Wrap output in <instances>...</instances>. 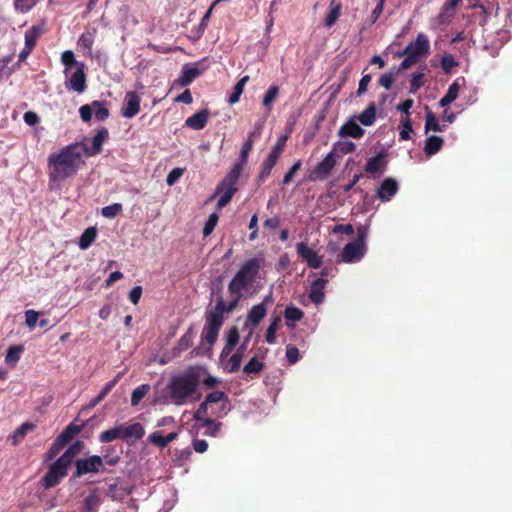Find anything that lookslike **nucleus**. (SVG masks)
I'll return each mask as SVG.
<instances>
[{"label": "nucleus", "mask_w": 512, "mask_h": 512, "mask_svg": "<svg viewBox=\"0 0 512 512\" xmlns=\"http://www.w3.org/2000/svg\"><path fill=\"white\" fill-rule=\"evenodd\" d=\"M82 156L83 151L78 142L68 144L59 151L51 153L47 159L50 181H62L75 175L84 164Z\"/></svg>", "instance_id": "nucleus-1"}, {"label": "nucleus", "mask_w": 512, "mask_h": 512, "mask_svg": "<svg viewBox=\"0 0 512 512\" xmlns=\"http://www.w3.org/2000/svg\"><path fill=\"white\" fill-rule=\"evenodd\" d=\"M249 153L250 152L241 149L238 160L232 165L223 180L217 185L213 195L210 197V199H213L217 195H220L217 202L218 209L225 207L237 192V183L240 179L243 167L248 161Z\"/></svg>", "instance_id": "nucleus-2"}, {"label": "nucleus", "mask_w": 512, "mask_h": 512, "mask_svg": "<svg viewBox=\"0 0 512 512\" xmlns=\"http://www.w3.org/2000/svg\"><path fill=\"white\" fill-rule=\"evenodd\" d=\"M199 385L198 375L193 372H185L173 376L168 385V393L173 404L184 405L192 396Z\"/></svg>", "instance_id": "nucleus-3"}, {"label": "nucleus", "mask_w": 512, "mask_h": 512, "mask_svg": "<svg viewBox=\"0 0 512 512\" xmlns=\"http://www.w3.org/2000/svg\"><path fill=\"white\" fill-rule=\"evenodd\" d=\"M260 267L261 263L259 259L251 258L247 260L228 284V292L230 295H236L237 298L241 299L243 297V291L251 287L256 281Z\"/></svg>", "instance_id": "nucleus-4"}, {"label": "nucleus", "mask_w": 512, "mask_h": 512, "mask_svg": "<svg viewBox=\"0 0 512 512\" xmlns=\"http://www.w3.org/2000/svg\"><path fill=\"white\" fill-rule=\"evenodd\" d=\"M144 435V426L141 423L135 422L132 424L115 425L111 429L101 432L98 438L101 443H110L116 439H121L131 445L142 439Z\"/></svg>", "instance_id": "nucleus-5"}, {"label": "nucleus", "mask_w": 512, "mask_h": 512, "mask_svg": "<svg viewBox=\"0 0 512 512\" xmlns=\"http://www.w3.org/2000/svg\"><path fill=\"white\" fill-rule=\"evenodd\" d=\"M86 64L79 63L76 68L70 70L68 75H65V88L69 91H75L78 94H82L86 88Z\"/></svg>", "instance_id": "nucleus-6"}, {"label": "nucleus", "mask_w": 512, "mask_h": 512, "mask_svg": "<svg viewBox=\"0 0 512 512\" xmlns=\"http://www.w3.org/2000/svg\"><path fill=\"white\" fill-rule=\"evenodd\" d=\"M103 459L99 455H92L88 458H79L75 461V471L72 477L80 478L85 474L98 473L103 470Z\"/></svg>", "instance_id": "nucleus-7"}, {"label": "nucleus", "mask_w": 512, "mask_h": 512, "mask_svg": "<svg viewBox=\"0 0 512 512\" xmlns=\"http://www.w3.org/2000/svg\"><path fill=\"white\" fill-rule=\"evenodd\" d=\"M68 474V468L63 465V463L59 464V460H56L52 463L48 471L41 479V485L45 489H50L52 487L57 486L61 480Z\"/></svg>", "instance_id": "nucleus-8"}, {"label": "nucleus", "mask_w": 512, "mask_h": 512, "mask_svg": "<svg viewBox=\"0 0 512 512\" xmlns=\"http://www.w3.org/2000/svg\"><path fill=\"white\" fill-rule=\"evenodd\" d=\"M430 50V42L428 37L424 33H419L414 42H410L405 47V52H408V56L419 62L422 58H425Z\"/></svg>", "instance_id": "nucleus-9"}, {"label": "nucleus", "mask_w": 512, "mask_h": 512, "mask_svg": "<svg viewBox=\"0 0 512 512\" xmlns=\"http://www.w3.org/2000/svg\"><path fill=\"white\" fill-rule=\"evenodd\" d=\"M336 165V159L333 152H329L308 174L307 178L310 181L323 180Z\"/></svg>", "instance_id": "nucleus-10"}, {"label": "nucleus", "mask_w": 512, "mask_h": 512, "mask_svg": "<svg viewBox=\"0 0 512 512\" xmlns=\"http://www.w3.org/2000/svg\"><path fill=\"white\" fill-rule=\"evenodd\" d=\"M204 61L205 58L194 64H184L177 82L183 87L190 85L206 70V66L203 65Z\"/></svg>", "instance_id": "nucleus-11"}, {"label": "nucleus", "mask_w": 512, "mask_h": 512, "mask_svg": "<svg viewBox=\"0 0 512 512\" xmlns=\"http://www.w3.org/2000/svg\"><path fill=\"white\" fill-rule=\"evenodd\" d=\"M223 323L215 317L208 319L205 317V325L201 333V343H207L211 348L218 339L219 331Z\"/></svg>", "instance_id": "nucleus-12"}, {"label": "nucleus", "mask_w": 512, "mask_h": 512, "mask_svg": "<svg viewBox=\"0 0 512 512\" xmlns=\"http://www.w3.org/2000/svg\"><path fill=\"white\" fill-rule=\"evenodd\" d=\"M232 300L226 304L223 298L220 296L217 300L215 307L211 310L206 311L205 317L211 319L215 317L217 320H220L221 323L224 322L223 314L232 312L238 305L240 298H237L236 295H231Z\"/></svg>", "instance_id": "nucleus-13"}, {"label": "nucleus", "mask_w": 512, "mask_h": 512, "mask_svg": "<svg viewBox=\"0 0 512 512\" xmlns=\"http://www.w3.org/2000/svg\"><path fill=\"white\" fill-rule=\"evenodd\" d=\"M109 137V132L106 127L100 128L96 135L92 138V144L88 147L84 142H79L81 144V151H83V155L87 156H95L102 152V145L105 140Z\"/></svg>", "instance_id": "nucleus-14"}, {"label": "nucleus", "mask_w": 512, "mask_h": 512, "mask_svg": "<svg viewBox=\"0 0 512 512\" xmlns=\"http://www.w3.org/2000/svg\"><path fill=\"white\" fill-rule=\"evenodd\" d=\"M141 98L135 91H128L125 94L121 115L130 119L136 116L140 111Z\"/></svg>", "instance_id": "nucleus-15"}, {"label": "nucleus", "mask_w": 512, "mask_h": 512, "mask_svg": "<svg viewBox=\"0 0 512 512\" xmlns=\"http://www.w3.org/2000/svg\"><path fill=\"white\" fill-rule=\"evenodd\" d=\"M297 254L307 262L310 268L318 269L321 267L323 261L322 257L312 250L306 243L300 242L296 245Z\"/></svg>", "instance_id": "nucleus-16"}, {"label": "nucleus", "mask_w": 512, "mask_h": 512, "mask_svg": "<svg viewBox=\"0 0 512 512\" xmlns=\"http://www.w3.org/2000/svg\"><path fill=\"white\" fill-rule=\"evenodd\" d=\"M398 190V182L394 178L388 177L381 182L377 189L376 196L382 202H388L394 197Z\"/></svg>", "instance_id": "nucleus-17"}, {"label": "nucleus", "mask_w": 512, "mask_h": 512, "mask_svg": "<svg viewBox=\"0 0 512 512\" xmlns=\"http://www.w3.org/2000/svg\"><path fill=\"white\" fill-rule=\"evenodd\" d=\"M367 250L361 245L350 242L342 250L341 258L345 263L359 262L366 254Z\"/></svg>", "instance_id": "nucleus-18"}, {"label": "nucleus", "mask_w": 512, "mask_h": 512, "mask_svg": "<svg viewBox=\"0 0 512 512\" xmlns=\"http://www.w3.org/2000/svg\"><path fill=\"white\" fill-rule=\"evenodd\" d=\"M365 130L356 122V116H351L338 130V136L360 139L364 136Z\"/></svg>", "instance_id": "nucleus-19"}, {"label": "nucleus", "mask_w": 512, "mask_h": 512, "mask_svg": "<svg viewBox=\"0 0 512 512\" xmlns=\"http://www.w3.org/2000/svg\"><path fill=\"white\" fill-rule=\"evenodd\" d=\"M386 166V153L384 151H380L375 156L367 160L364 170L369 174H381L385 171Z\"/></svg>", "instance_id": "nucleus-20"}, {"label": "nucleus", "mask_w": 512, "mask_h": 512, "mask_svg": "<svg viewBox=\"0 0 512 512\" xmlns=\"http://www.w3.org/2000/svg\"><path fill=\"white\" fill-rule=\"evenodd\" d=\"M328 280L316 278L310 285L309 299L315 304L320 305L325 300V287Z\"/></svg>", "instance_id": "nucleus-21"}, {"label": "nucleus", "mask_w": 512, "mask_h": 512, "mask_svg": "<svg viewBox=\"0 0 512 512\" xmlns=\"http://www.w3.org/2000/svg\"><path fill=\"white\" fill-rule=\"evenodd\" d=\"M78 421V419H75V421L68 424L65 429L56 437L59 442L66 445L68 444L76 435H78L86 426V422H83L81 424H76L75 422Z\"/></svg>", "instance_id": "nucleus-22"}, {"label": "nucleus", "mask_w": 512, "mask_h": 512, "mask_svg": "<svg viewBox=\"0 0 512 512\" xmlns=\"http://www.w3.org/2000/svg\"><path fill=\"white\" fill-rule=\"evenodd\" d=\"M209 115L208 109L200 110L186 119L185 126L193 130H202L208 122Z\"/></svg>", "instance_id": "nucleus-23"}, {"label": "nucleus", "mask_w": 512, "mask_h": 512, "mask_svg": "<svg viewBox=\"0 0 512 512\" xmlns=\"http://www.w3.org/2000/svg\"><path fill=\"white\" fill-rule=\"evenodd\" d=\"M276 5H277V0H273L270 3L268 14L265 17L264 38L260 42L264 47L269 46V44L271 43V36H270V34L272 32L274 21H275L274 12H275V6Z\"/></svg>", "instance_id": "nucleus-24"}, {"label": "nucleus", "mask_w": 512, "mask_h": 512, "mask_svg": "<svg viewBox=\"0 0 512 512\" xmlns=\"http://www.w3.org/2000/svg\"><path fill=\"white\" fill-rule=\"evenodd\" d=\"M205 401L208 404L221 402L222 403V405H221V413L223 415H226L228 413V411L230 410V407H229V404H230L229 397L223 391H213V392L209 393L205 397Z\"/></svg>", "instance_id": "nucleus-25"}, {"label": "nucleus", "mask_w": 512, "mask_h": 512, "mask_svg": "<svg viewBox=\"0 0 512 512\" xmlns=\"http://www.w3.org/2000/svg\"><path fill=\"white\" fill-rule=\"evenodd\" d=\"M303 317L304 312L300 308L294 305H288L285 308L284 318L286 320V325L289 329H294L296 322L302 320Z\"/></svg>", "instance_id": "nucleus-26"}, {"label": "nucleus", "mask_w": 512, "mask_h": 512, "mask_svg": "<svg viewBox=\"0 0 512 512\" xmlns=\"http://www.w3.org/2000/svg\"><path fill=\"white\" fill-rule=\"evenodd\" d=\"M96 37V29L93 30H87L83 32L80 37L78 38L77 45L78 47L83 50L86 54H91L92 47L95 42Z\"/></svg>", "instance_id": "nucleus-27"}, {"label": "nucleus", "mask_w": 512, "mask_h": 512, "mask_svg": "<svg viewBox=\"0 0 512 512\" xmlns=\"http://www.w3.org/2000/svg\"><path fill=\"white\" fill-rule=\"evenodd\" d=\"M443 143H444V141L440 136L431 135V136L427 137L425 140V145H424V149H423L424 153L428 157L435 155L436 153H438L441 150Z\"/></svg>", "instance_id": "nucleus-28"}, {"label": "nucleus", "mask_w": 512, "mask_h": 512, "mask_svg": "<svg viewBox=\"0 0 512 512\" xmlns=\"http://www.w3.org/2000/svg\"><path fill=\"white\" fill-rule=\"evenodd\" d=\"M266 313L267 308L265 307V303L254 305L247 314V322L256 326L265 317Z\"/></svg>", "instance_id": "nucleus-29"}, {"label": "nucleus", "mask_w": 512, "mask_h": 512, "mask_svg": "<svg viewBox=\"0 0 512 512\" xmlns=\"http://www.w3.org/2000/svg\"><path fill=\"white\" fill-rule=\"evenodd\" d=\"M376 111V104L372 102L356 117V119L364 126H372L376 120Z\"/></svg>", "instance_id": "nucleus-30"}, {"label": "nucleus", "mask_w": 512, "mask_h": 512, "mask_svg": "<svg viewBox=\"0 0 512 512\" xmlns=\"http://www.w3.org/2000/svg\"><path fill=\"white\" fill-rule=\"evenodd\" d=\"M43 33V27L41 25H33L25 31L24 40L27 48L34 49L38 38Z\"/></svg>", "instance_id": "nucleus-31"}, {"label": "nucleus", "mask_w": 512, "mask_h": 512, "mask_svg": "<svg viewBox=\"0 0 512 512\" xmlns=\"http://www.w3.org/2000/svg\"><path fill=\"white\" fill-rule=\"evenodd\" d=\"M101 505L98 489H93L83 501V512H94Z\"/></svg>", "instance_id": "nucleus-32"}, {"label": "nucleus", "mask_w": 512, "mask_h": 512, "mask_svg": "<svg viewBox=\"0 0 512 512\" xmlns=\"http://www.w3.org/2000/svg\"><path fill=\"white\" fill-rule=\"evenodd\" d=\"M281 323V318L279 315H275L271 317L270 324L265 333V340L268 344L272 345L276 343V332Z\"/></svg>", "instance_id": "nucleus-33"}, {"label": "nucleus", "mask_w": 512, "mask_h": 512, "mask_svg": "<svg viewBox=\"0 0 512 512\" xmlns=\"http://www.w3.org/2000/svg\"><path fill=\"white\" fill-rule=\"evenodd\" d=\"M97 236V230L95 227L87 228L80 236L78 241V246L82 250L88 249L91 244L94 242Z\"/></svg>", "instance_id": "nucleus-34"}, {"label": "nucleus", "mask_w": 512, "mask_h": 512, "mask_svg": "<svg viewBox=\"0 0 512 512\" xmlns=\"http://www.w3.org/2000/svg\"><path fill=\"white\" fill-rule=\"evenodd\" d=\"M356 150V145L354 142L346 140V141H337L333 144L331 152L333 155L340 154L346 155L349 153H353Z\"/></svg>", "instance_id": "nucleus-35"}, {"label": "nucleus", "mask_w": 512, "mask_h": 512, "mask_svg": "<svg viewBox=\"0 0 512 512\" xmlns=\"http://www.w3.org/2000/svg\"><path fill=\"white\" fill-rule=\"evenodd\" d=\"M425 133L427 134L430 130H433L435 132H442L444 130V125H440L437 117L435 114L426 108V115H425Z\"/></svg>", "instance_id": "nucleus-36"}, {"label": "nucleus", "mask_w": 512, "mask_h": 512, "mask_svg": "<svg viewBox=\"0 0 512 512\" xmlns=\"http://www.w3.org/2000/svg\"><path fill=\"white\" fill-rule=\"evenodd\" d=\"M460 86L457 81H454L449 87L446 94L440 100V106L447 107L458 97Z\"/></svg>", "instance_id": "nucleus-37"}, {"label": "nucleus", "mask_w": 512, "mask_h": 512, "mask_svg": "<svg viewBox=\"0 0 512 512\" xmlns=\"http://www.w3.org/2000/svg\"><path fill=\"white\" fill-rule=\"evenodd\" d=\"M61 62L65 67L63 71L64 75H68V73H70V70L76 68L77 64L81 63L80 61H76L74 52L72 50H65L61 54Z\"/></svg>", "instance_id": "nucleus-38"}, {"label": "nucleus", "mask_w": 512, "mask_h": 512, "mask_svg": "<svg viewBox=\"0 0 512 512\" xmlns=\"http://www.w3.org/2000/svg\"><path fill=\"white\" fill-rule=\"evenodd\" d=\"M277 158L268 154L266 159L261 164V170L259 173V181L264 182L271 174L272 169L277 163Z\"/></svg>", "instance_id": "nucleus-39"}, {"label": "nucleus", "mask_w": 512, "mask_h": 512, "mask_svg": "<svg viewBox=\"0 0 512 512\" xmlns=\"http://www.w3.org/2000/svg\"><path fill=\"white\" fill-rule=\"evenodd\" d=\"M36 426L32 423H23L20 425L11 435L12 445L16 446L20 440H22L29 431H33Z\"/></svg>", "instance_id": "nucleus-40"}, {"label": "nucleus", "mask_w": 512, "mask_h": 512, "mask_svg": "<svg viewBox=\"0 0 512 512\" xmlns=\"http://www.w3.org/2000/svg\"><path fill=\"white\" fill-rule=\"evenodd\" d=\"M249 80V76H243L233 87V92L228 97V103L230 105H233L237 103L241 97V94L243 93L244 86L246 82Z\"/></svg>", "instance_id": "nucleus-41"}, {"label": "nucleus", "mask_w": 512, "mask_h": 512, "mask_svg": "<svg viewBox=\"0 0 512 512\" xmlns=\"http://www.w3.org/2000/svg\"><path fill=\"white\" fill-rule=\"evenodd\" d=\"M151 387L149 384L144 383L136 387L131 394V405L137 406L141 400L146 396V394L150 391Z\"/></svg>", "instance_id": "nucleus-42"}, {"label": "nucleus", "mask_w": 512, "mask_h": 512, "mask_svg": "<svg viewBox=\"0 0 512 512\" xmlns=\"http://www.w3.org/2000/svg\"><path fill=\"white\" fill-rule=\"evenodd\" d=\"M426 69V66L422 68L421 71L415 72L412 75V79L410 81V87H409V93L415 94L417 91L425 84L424 81V70Z\"/></svg>", "instance_id": "nucleus-43"}, {"label": "nucleus", "mask_w": 512, "mask_h": 512, "mask_svg": "<svg viewBox=\"0 0 512 512\" xmlns=\"http://www.w3.org/2000/svg\"><path fill=\"white\" fill-rule=\"evenodd\" d=\"M221 423L217 422L213 419H206L203 423L199 425V428H206V431L204 432V435L215 437L220 431Z\"/></svg>", "instance_id": "nucleus-44"}, {"label": "nucleus", "mask_w": 512, "mask_h": 512, "mask_svg": "<svg viewBox=\"0 0 512 512\" xmlns=\"http://www.w3.org/2000/svg\"><path fill=\"white\" fill-rule=\"evenodd\" d=\"M22 351L23 347L19 345H13L9 347L5 356V362L11 366L16 365V363L20 360Z\"/></svg>", "instance_id": "nucleus-45"}, {"label": "nucleus", "mask_w": 512, "mask_h": 512, "mask_svg": "<svg viewBox=\"0 0 512 512\" xmlns=\"http://www.w3.org/2000/svg\"><path fill=\"white\" fill-rule=\"evenodd\" d=\"M341 10V3L336 2V0H332L330 3V12L325 19V24L328 27H331L339 18Z\"/></svg>", "instance_id": "nucleus-46"}, {"label": "nucleus", "mask_w": 512, "mask_h": 512, "mask_svg": "<svg viewBox=\"0 0 512 512\" xmlns=\"http://www.w3.org/2000/svg\"><path fill=\"white\" fill-rule=\"evenodd\" d=\"M93 114L98 121H105L109 117V110L100 101L92 102Z\"/></svg>", "instance_id": "nucleus-47"}, {"label": "nucleus", "mask_w": 512, "mask_h": 512, "mask_svg": "<svg viewBox=\"0 0 512 512\" xmlns=\"http://www.w3.org/2000/svg\"><path fill=\"white\" fill-rule=\"evenodd\" d=\"M242 355L240 352H235L227 361V364L224 366V370L228 373H235L240 369Z\"/></svg>", "instance_id": "nucleus-48"}, {"label": "nucleus", "mask_w": 512, "mask_h": 512, "mask_svg": "<svg viewBox=\"0 0 512 512\" xmlns=\"http://www.w3.org/2000/svg\"><path fill=\"white\" fill-rule=\"evenodd\" d=\"M456 6H451L450 1H446V3L442 6L440 13L438 14L439 23H447L449 22L455 13Z\"/></svg>", "instance_id": "nucleus-49"}, {"label": "nucleus", "mask_w": 512, "mask_h": 512, "mask_svg": "<svg viewBox=\"0 0 512 512\" xmlns=\"http://www.w3.org/2000/svg\"><path fill=\"white\" fill-rule=\"evenodd\" d=\"M264 368V363L259 361L256 357H252L247 364L243 367V373L245 374H258Z\"/></svg>", "instance_id": "nucleus-50"}, {"label": "nucleus", "mask_w": 512, "mask_h": 512, "mask_svg": "<svg viewBox=\"0 0 512 512\" xmlns=\"http://www.w3.org/2000/svg\"><path fill=\"white\" fill-rule=\"evenodd\" d=\"M279 94V87L277 85H271L263 96V105L270 110L271 105L275 101Z\"/></svg>", "instance_id": "nucleus-51"}, {"label": "nucleus", "mask_w": 512, "mask_h": 512, "mask_svg": "<svg viewBox=\"0 0 512 512\" xmlns=\"http://www.w3.org/2000/svg\"><path fill=\"white\" fill-rule=\"evenodd\" d=\"M193 336H194L193 327H190V328H188L186 333L179 339L178 349L180 351H184V350H187L188 348H190L193 344Z\"/></svg>", "instance_id": "nucleus-52"}, {"label": "nucleus", "mask_w": 512, "mask_h": 512, "mask_svg": "<svg viewBox=\"0 0 512 512\" xmlns=\"http://www.w3.org/2000/svg\"><path fill=\"white\" fill-rule=\"evenodd\" d=\"M37 0H14V8L16 11L25 14L28 13L35 5Z\"/></svg>", "instance_id": "nucleus-53"}, {"label": "nucleus", "mask_w": 512, "mask_h": 512, "mask_svg": "<svg viewBox=\"0 0 512 512\" xmlns=\"http://www.w3.org/2000/svg\"><path fill=\"white\" fill-rule=\"evenodd\" d=\"M369 225H360L357 227V237L353 241L355 244L361 245L362 248L367 250L366 240L368 236Z\"/></svg>", "instance_id": "nucleus-54"}, {"label": "nucleus", "mask_w": 512, "mask_h": 512, "mask_svg": "<svg viewBox=\"0 0 512 512\" xmlns=\"http://www.w3.org/2000/svg\"><path fill=\"white\" fill-rule=\"evenodd\" d=\"M413 131L411 119L410 117L406 116L404 119L401 120V130L399 133L401 140H410L411 136L410 133Z\"/></svg>", "instance_id": "nucleus-55"}, {"label": "nucleus", "mask_w": 512, "mask_h": 512, "mask_svg": "<svg viewBox=\"0 0 512 512\" xmlns=\"http://www.w3.org/2000/svg\"><path fill=\"white\" fill-rule=\"evenodd\" d=\"M122 211L121 203H113L102 208L101 214L105 218H114L117 214Z\"/></svg>", "instance_id": "nucleus-56"}, {"label": "nucleus", "mask_w": 512, "mask_h": 512, "mask_svg": "<svg viewBox=\"0 0 512 512\" xmlns=\"http://www.w3.org/2000/svg\"><path fill=\"white\" fill-rule=\"evenodd\" d=\"M219 216L217 213H211L208 217V219L205 222V225L203 227V235L205 237L209 236L213 230L215 229L217 223H218Z\"/></svg>", "instance_id": "nucleus-57"}, {"label": "nucleus", "mask_w": 512, "mask_h": 512, "mask_svg": "<svg viewBox=\"0 0 512 512\" xmlns=\"http://www.w3.org/2000/svg\"><path fill=\"white\" fill-rule=\"evenodd\" d=\"M395 76L396 72L393 69H391L389 72H386L380 76V78L378 79V84L384 87L386 90H389L392 87Z\"/></svg>", "instance_id": "nucleus-58"}, {"label": "nucleus", "mask_w": 512, "mask_h": 512, "mask_svg": "<svg viewBox=\"0 0 512 512\" xmlns=\"http://www.w3.org/2000/svg\"><path fill=\"white\" fill-rule=\"evenodd\" d=\"M148 442L158 446L159 448H165L168 445L166 436H163L159 431L151 433L148 436Z\"/></svg>", "instance_id": "nucleus-59"}, {"label": "nucleus", "mask_w": 512, "mask_h": 512, "mask_svg": "<svg viewBox=\"0 0 512 512\" xmlns=\"http://www.w3.org/2000/svg\"><path fill=\"white\" fill-rule=\"evenodd\" d=\"M123 374L124 372H119L113 379L108 381L99 392L100 397L104 399L110 393V391L116 386V384L119 382Z\"/></svg>", "instance_id": "nucleus-60"}, {"label": "nucleus", "mask_w": 512, "mask_h": 512, "mask_svg": "<svg viewBox=\"0 0 512 512\" xmlns=\"http://www.w3.org/2000/svg\"><path fill=\"white\" fill-rule=\"evenodd\" d=\"M239 341V331L236 326L231 327L226 333V344L229 347H236Z\"/></svg>", "instance_id": "nucleus-61"}, {"label": "nucleus", "mask_w": 512, "mask_h": 512, "mask_svg": "<svg viewBox=\"0 0 512 512\" xmlns=\"http://www.w3.org/2000/svg\"><path fill=\"white\" fill-rule=\"evenodd\" d=\"M105 495L113 500H119L123 496L122 489L118 487L116 483L109 484L105 490Z\"/></svg>", "instance_id": "nucleus-62"}, {"label": "nucleus", "mask_w": 512, "mask_h": 512, "mask_svg": "<svg viewBox=\"0 0 512 512\" xmlns=\"http://www.w3.org/2000/svg\"><path fill=\"white\" fill-rule=\"evenodd\" d=\"M64 446L65 445L59 442L56 438L48 449L45 459L52 460L64 448Z\"/></svg>", "instance_id": "nucleus-63"}, {"label": "nucleus", "mask_w": 512, "mask_h": 512, "mask_svg": "<svg viewBox=\"0 0 512 512\" xmlns=\"http://www.w3.org/2000/svg\"><path fill=\"white\" fill-rule=\"evenodd\" d=\"M208 403H206V401L204 400L198 407V409L195 411V413L193 414V420L197 421V422H200V423H203L204 420H206L207 418L205 417V415L207 414L208 412Z\"/></svg>", "instance_id": "nucleus-64"}]
</instances>
